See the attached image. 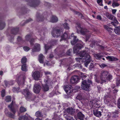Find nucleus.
<instances>
[{
	"instance_id": "obj_24",
	"label": "nucleus",
	"mask_w": 120,
	"mask_h": 120,
	"mask_svg": "<svg viewBox=\"0 0 120 120\" xmlns=\"http://www.w3.org/2000/svg\"><path fill=\"white\" fill-rule=\"evenodd\" d=\"M37 20L38 22H41L43 20V18L40 15L39 13H38L36 15Z\"/></svg>"
},
{
	"instance_id": "obj_48",
	"label": "nucleus",
	"mask_w": 120,
	"mask_h": 120,
	"mask_svg": "<svg viewBox=\"0 0 120 120\" xmlns=\"http://www.w3.org/2000/svg\"><path fill=\"white\" fill-rule=\"evenodd\" d=\"M82 78V79L83 81H84V80L85 79H88V78L87 77V76L85 75L84 74H82V75L81 76Z\"/></svg>"
},
{
	"instance_id": "obj_62",
	"label": "nucleus",
	"mask_w": 120,
	"mask_h": 120,
	"mask_svg": "<svg viewBox=\"0 0 120 120\" xmlns=\"http://www.w3.org/2000/svg\"><path fill=\"white\" fill-rule=\"evenodd\" d=\"M72 51V49H70L68 50L67 52V53L68 55H70L71 53V51Z\"/></svg>"
},
{
	"instance_id": "obj_33",
	"label": "nucleus",
	"mask_w": 120,
	"mask_h": 120,
	"mask_svg": "<svg viewBox=\"0 0 120 120\" xmlns=\"http://www.w3.org/2000/svg\"><path fill=\"white\" fill-rule=\"evenodd\" d=\"M21 69L22 71H27L28 70L26 64H24L22 65Z\"/></svg>"
},
{
	"instance_id": "obj_46",
	"label": "nucleus",
	"mask_w": 120,
	"mask_h": 120,
	"mask_svg": "<svg viewBox=\"0 0 120 120\" xmlns=\"http://www.w3.org/2000/svg\"><path fill=\"white\" fill-rule=\"evenodd\" d=\"M27 61V59L25 57L22 58L21 60V62L22 64L25 63Z\"/></svg>"
},
{
	"instance_id": "obj_59",
	"label": "nucleus",
	"mask_w": 120,
	"mask_h": 120,
	"mask_svg": "<svg viewBox=\"0 0 120 120\" xmlns=\"http://www.w3.org/2000/svg\"><path fill=\"white\" fill-rule=\"evenodd\" d=\"M107 66V65L104 64H102L101 65H100V67L103 68Z\"/></svg>"
},
{
	"instance_id": "obj_9",
	"label": "nucleus",
	"mask_w": 120,
	"mask_h": 120,
	"mask_svg": "<svg viewBox=\"0 0 120 120\" xmlns=\"http://www.w3.org/2000/svg\"><path fill=\"white\" fill-rule=\"evenodd\" d=\"M80 79L79 76L77 75H74L71 78L70 81V82L72 84L77 83Z\"/></svg>"
},
{
	"instance_id": "obj_45",
	"label": "nucleus",
	"mask_w": 120,
	"mask_h": 120,
	"mask_svg": "<svg viewBox=\"0 0 120 120\" xmlns=\"http://www.w3.org/2000/svg\"><path fill=\"white\" fill-rule=\"evenodd\" d=\"M73 11L75 14H77L78 15L80 16L81 18H83V17L82 16V15L78 11H75L74 10Z\"/></svg>"
},
{
	"instance_id": "obj_64",
	"label": "nucleus",
	"mask_w": 120,
	"mask_h": 120,
	"mask_svg": "<svg viewBox=\"0 0 120 120\" xmlns=\"http://www.w3.org/2000/svg\"><path fill=\"white\" fill-rule=\"evenodd\" d=\"M22 40V38L20 36H18L17 38V40L19 41H20Z\"/></svg>"
},
{
	"instance_id": "obj_41",
	"label": "nucleus",
	"mask_w": 120,
	"mask_h": 120,
	"mask_svg": "<svg viewBox=\"0 0 120 120\" xmlns=\"http://www.w3.org/2000/svg\"><path fill=\"white\" fill-rule=\"evenodd\" d=\"M47 84H46L43 86V90L44 91H47L49 89V87L47 85Z\"/></svg>"
},
{
	"instance_id": "obj_31",
	"label": "nucleus",
	"mask_w": 120,
	"mask_h": 120,
	"mask_svg": "<svg viewBox=\"0 0 120 120\" xmlns=\"http://www.w3.org/2000/svg\"><path fill=\"white\" fill-rule=\"evenodd\" d=\"M12 112H13V114L11 113V112H8L7 113V114L8 116L11 118H12L13 119H14L15 118V117L14 116V115L15 113H15H14L12 111Z\"/></svg>"
},
{
	"instance_id": "obj_55",
	"label": "nucleus",
	"mask_w": 120,
	"mask_h": 120,
	"mask_svg": "<svg viewBox=\"0 0 120 120\" xmlns=\"http://www.w3.org/2000/svg\"><path fill=\"white\" fill-rule=\"evenodd\" d=\"M45 51L46 52H47L48 49L51 48V46H47L46 45H45Z\"/></svg>"
},
{
	"instance_id": "obj_12",
	"label": "nucleus",
	"mask_w": 120,
	"mask_h": 120,
	"mask_svg": "<svg viewBox=\"0 0 120 120\" xmlns=\"http://www.w3.org/2000/svg\"><path fill=\"white\" fill-rule=\"evenodd\" d=\"M83 47V45L80 43H78L75 45L73 48V52L75 53H78L79 50Z\"/></svg>"
},
{
	"instance_id": "obj_53",
	"label": "nucleus",
	"mask_w": 120,
	"mask_h": 120,
	"mask_svg": "<svg viewBox=\"0 0 120 120\" xmlns=\"http://www.w3.org/2000/svg\"><path fill=\"white\" fill-rule=\"evenodd\" d=\"M94 67V65L93 63H91L90 65L89 66V69L90 70H91V69L93 68Z\"/></svg>"
},
{
	"instance_id": "obj_27",
	"label": "nucleus",
	"mask_w": 120,
	"mask_h": 120,
	"mask_svg": "<svg viewBox=\"0 0 120 120\" xmlns=\"http://www.w3.org/2000/svg\"><path fill=\"white\" fill-rule=\"evenodd\" d=\"M58 20V18L56 16H53L51 18L50 21L52 22H56Z\"/></svg>"
},
{
	"instance_id": "obj_39",
	"label": "nucleus",
	"mask_w": 120,
	"mask_h": 120,
	"mask_svg": "<svg viewBox=\"0 0 120 120\" xmlns=\"http://www.w3.org/2000/svg\"><path fill=\"white\" fill-rule=\"evenodd\" d=\"M20 111L21 112H23L26 111V108L24 107L21 106L19 109Z\"/></svg>"
},
{
	"instance_id": "obj_15",
	"label": "nucleus",
	"mask_w": 120,
	"mask_h": 120,
	"mask_svg": "<svg viewBox=\"0 0 120 120\" xmlns=\"http://www.w3.org/2000/svg\"><path fill=\"white\" fill-rule=\"evenodd\" d=\"M41 88L40 85L36 84L34 85L33 88V90L34 93L38 94L39 93Z\"/></svg>"
},
{
	"instance_id": "obj_21",
	"label": "nucleus",
	"mask_w": 120,
	"mask_h": 120,
	"mask_svg": "<svg viewBox=\"0 0 120 120\" xmlns=\"http://www.w3.org/2000/svg\"><path fill=\"white\" fill-rule=\"evenodd\" d=\"M97 101L96 99H94L90 102V104H91L93 107H98V106Z\"/></svg>"
},
{
	"instance_id": "obj_50",
	"label": "nucleus",
	"mask_w": 120,
	"mask_h": 120,
	"mask_svg": "<svg viewBox=\"0 0 120 120\" xmlns=\"http://www.w3.org/2000/svg\"><path fill=\"white\" fill-rule=\"evenodd\" d=\"M98 4L100 6H103L102 4V0H97Z\"/></svg>"
},
{
	"instance_id": "obj_2",
	"label": "nucleus",
	"mask_w": 120,
	"mask_h": 120,
	"mask_svg": "<svg viewBox=\"0 0 120 120\" xmlns=\"http://www.w3.org/2000/svg\"><path fill=\"white\" fill-rule=\"evenodd\" d=\"M112 76L110 74H109L108 71L103 70L101 73L100 78L102 81L101 83L105 82L107 80L110 81L112 79Z\"/></svg>"
},
{
	"instance_id": "obj_32",
	"label": "nucleus",
	"mask_w": 120,
	"mask_h": 120,
	"mask_svg": "<svg viewBox=\"0 0 120 120\" xmlns=\"http://www.w3.org/2000/svg\"><path fill=\"white\" fill-rule=\"evenodd\" d=\"M114 31L116 34H120V27H118L114 29Z\"/></svg>"
},
{
	"instance_id": "obj_5",
	"label": "nucleus",
	"mask_w": 120,
	"mask_h": 120,
	"mask_svg": "<svg viewBox=\"0 0 120 120\" xmlns=\"http://www.w3.org/2000/svg\"><path fill=\"white\" fill-rule=\"evenodd\" d=\"M63 32V30L61 28L56 27L53 28L51 34L53 37L58 38L60 36Z\"/></svg>"
},
{
	"instance_id": "obj_36",
	"label": "nucleus",
	"mask_w": 120,
	"mask_h": 120,
	"mask_svg": "<svg viewBox=\"0 0 120 120\" xmlns=\"http://www.w3.org/2000/svg\"><path fill=\"white\" fill-rule=\"evenodd\" d=\"M5 25L4 22H1L0 21V30H2L3 29Z\"/></svg>"
},
{
	"instance_id": "obj_29",
	"label": "nucleus",
	"mask_w": 120,
	"mask_h": 120,
	"mask_svg": "<svg viewBox=\"0 0 120 120\" xmlns=\"http://www.w3.org/2000/svg\"><path fill=\"white\" fill-rule=\"evenodd\" d=\"M113 20L114 22H111V24L113 25L114 26H116V25L118 24V22L115 17H114V19H113Z\"/></svg>"
},
{
	"instance_id": "obj_61",
	"label": "nucleus",
	"mask_w": 120,
	"mask_h": 120,
	"mask_svg": "<svg viewBox=\"0 0 120 120\" xmlns=\"http://www.w3.org/2000/svg\"><path fill=\"white\" fill-rule=\"evenodd\" d=\"M117 105L118 108L120 109V98L118 100Z\"/></svg>"
},
{
	"instance_id": "obj_56",
	"label": "nucleus",
	"mask_w": 120,
	"mask_h": 120,
	"mask_svg": "<svg viewBox=\"0 0 120 120\" xmlns=\"http://www.w3.org/2000/svg\"><path fill=\"white\" fill-rule=\"evenodd\" d=\"M19 88H16L15 87L13 88V90L14 92H18L19 91Z\"/></svg>"
},
{
	"instance_id": "obj_60",
	"label": "nucleus",
	"mask_w": 120,
	"mask_h": 120,
	"mask_svg": "<svg viewBox=\"0 0 120 120\" xmlns=\"http://www.w3.org/2000/svg\"><path fill=\"white\" fill-rule=\"evenodd\" d=\"M74 65L76 67H77L80 68H82L81 65L80 64H75Z\"/></svg>"
},
{
	"instance_id": "obj_16",
	"label": "nucleus",
	"mask_w": 120,
	"mask_h": 120,
	"mask_svg": "<svg viewBox=\"0 0 120 120\" xmlns=\"http://www.w3.org/2000/svg\"><path fill=\"white\" fill-rule=\"evenodd\" d=\"M44 82L46 84L50 85L52 83V81L48 77L46 76L44 79Z\"/></svg>"
},
{
	"instance_id": "obj_37",
	"label": "nucleus",
	"mask_w": 120,
	"mask_h": 120,
	"mask_svg": "<svg viewBox=\"0 0 120 120\" xmlns=\"http://www.w3.org/2000/svg\"><path fill=\"white\" fill-rule=\"evenodd\" d=\"M107 16L108 18L112 20H113V19H114L115 17L110 14H108Z\"/></svg>"
},
{
	"instance_id": "obj_11",
	"label": "nucleus",
	"mask_w": 120,
	"mask_h": 120,
	"mask_svg": "<svg viewBox=\"0 0 120 120\" xmlns=\"http://www.w3.org/2000/svg\"><path fill=\"white\" fill-rule=\"evenodd\" d=\"M33 79L36 80H38L40 77V73L39 71H35L32 72Z\"/></svg>"
},
{
	"instance_id": "obj_28",
	"label": "nucleus",
	"mask_w": 120,
	"mask_h": 120,
	"mask_svg": "<svg viewBox=\"0 0 120 120\" xmlns=\"http://www.w3.org/2000/svg\"><path fill=\"white\" fill-rule=\"evenodd\" d=\"M35 116L37 117H41L43 116V115L41 112L38 111L36 112Z\"/></svg>"
},
{
	"instance_id": "obj_47",
	"label": "nucleus",
	"mask_w": 120,
	"mask_h": 120,
	"mask_svg": "<svg viewBox=\"0 0 120 120\" xmlns=\"http://www.w3.org/2000/svg\"><path fill=\"white\" fill-rule=\"evenodd\" d=\"M1 95L2 97L3 98L4 97L5 94V90L3 89L1 91Z\"/></svg>"
},
{
	"instance_id": "obj_6",
	"label": "nucleus",
	"mask_w": 120,
	"mask_h": 120,
	"mask_svg": "<svg viewBox=\"0 0 120 120\" xmlns=\"http://www.w3.org/2000/svg\"><path fill=\"white\" fill-rule=\"evenodd\" d=\"M77 24V26H76V27L77 30L76 32L77 33L79 34L80 33L82 35H84L87 33L90 32L86 29L81 28L79 23H78Z\"/></svg>"
},
{
	"instance_id": "obj_19",
	"label": "nucleus",
	"mask_w": 120,
	"mask_h": 120,
	"mask_svg": "<svg viewBox=\"0 0 120 120\" xmlns=\"http://www.w3.org/2000/svg\"><path fill=\"white\" fill-rule=\"evenodd\" d=\"M93 113L95 116L98 117H100L101 115V112L97 109L93 110Z\"/></svg>"
},
{
	"instance_id": "obj_49",
	"label": "nucleus",
	"mask_w": 120,
	"mask_h": 120,
	"mask_svg": "<svg viewBox=\"0 0 120 120\" xmlns=\"http://www.w3.org/2000/svg\"><path fill=\"white\" fill-rule=\"evenodd\" d=\"M120 84V78H117L116 80V85L118 86Z\"/></svg>"
},
{
	"instance_id": "obj_51",
	"label": "nucleus",
	"mask_w": 120,
	"mask_h": 120,
	"mask_svg": "<svg viewBox=\"0 0 120 120\" xmlns=\"http://www.w3.org/2000/svg\"><path fill=\"white\" fill-rule=\"evenodd\" d=\"M26 40L29 41L31 38V36L30 35H28L26 36L25 37Z\"/></svg>"
},
{
	"instance_id": "obj_57",
	"label": "nucleus",
	"mask_w": 120,
	"mask_h": 120,
	"mask_svg": "<svg viewBox=\"0 0 120 120\" xmlns=\"http://www.w3.org/2000/svg\"><path fill=\"white\" fill-rule=\"evenodd\" d=\"M96 44V41H93L92 42V44L90 45V46L93 48V45H95Z\"/></svg>"
},
{
	"instance_id": "obj_3",
	"label": "nucleus",
	"mask_w": 120,
	"mask_h": 120,
	"mask_svg": "<svg viewBox=\"0 0 120 120\" xmlns=\"http://www.w3.org/2000/svg\"><path fill=\"white\" fill-rule=\"evenodd\" d=\"M61 39L60 40L61 41L62 40H65L68 39L70 38L73 39L71 41L72 45H74L78 41V40L77 39L76 36H75L73 34H72L71 36L68 37V34L66 32H65L61 36Z\"/></svg>"
},
{
	"instance_id": "obj_38",
	"label": "nucleus",
	"mask_w": 120,
	"mask_h": 120,
	"mask_svg": "<svg viewBox=\"0 0 120 120\" xmlns=\"http://www.w3.org/2000/svg\"><path fill=\"white\" fill-rule=\"evenodd\" d=\"M11 96H8L6 97L5 101L7 102H9L11 101Z\"/></svg>"
},
{
	"instance_id": "obj_42",
	"label": "nucleus",
	"mask_w": 120,
	"mask_h": 120,
	"mask_svg": "<svg viewBox=\"0 0 120 120\" xmlns=\"http://www.w3.org/2000/svg\"><path fill=\"white\" fill-rule=\"evenodd\" d=\"M63 26L64 28L66 29L69 30L70 28L69 25L66 23H64L63 24Z\"/></svg>"
},
{
	"instance_id": "obj_52",
	"label": "nucleus",
	"mask_w": 120,
	"mask_h": 120,
	"mask_svg": "<svg viewBox=\"0 0 120 120\" xmlns=\"http://www.w3.org/2000/svg\"><path fill=\"white\" fill-rule=\"evenodd\" d=\"M24 80L23 79L22 81H21L20 82H19L18 81V83L19 86H20V85H23L24 84Z\"/></svg>"
},
{
	"instance_id": "obj_63",
	"label": "nucleus",
	"mask_w": 120,
	"mask_h": 120,
	"mask_svg": "<svg viewBox=\"0 0 120 120\" xmlns=\"http://www.w3.org/2000/svg\"><path fill=\"white\" fill-rule=\"evenodd\" d=\"M44 73L45 75H46L50 74L51 73L49 71H44Z\"/></svg>"
},
{
	"instance_id": "obj_30",
	"label": "nucleus",
	"mask_w": 120,
	"mask_h": 120,
	"mask_svg": "<svg viewBox=\"0 0 120 120\" xmlns=\"http://www.w3.org/2000/svg\"><path fill=\"white\" fill-rule=\"evenodd\" d=\"M4 82L6 87L10 85H13V83H10L11 82H13V81H8L7 80H5Z\"/></svg>"
},
{
	"instance_id": "obj_7",
	"label": "nucleus",
	"mask_w": 120,
	"mask_h": 120,
	"mask_svg": "<svg viewBox=\"0 0 120 120\" xmlns=\"http://www.w3.org/2000/svg\"><path fill=\"white\" fill-rule=\"evenodd\" d=\"M22 92L27 100L31 99L33 96L32 93L27 89L23 90Z\"/></svg>"
},
{
	"instance_id": "obj_58",
	"label": "nucleus",
	"mask_w": 120,
	"mask_h": 120,
	"mask_svg": "<svg viewBox=\"0 0 120 120\" xmlns=\"http://www.w3.org/2000/svg\"><path fill=\"white\" fill-rule=\"evenodd\" d=\"M76 98L77 99H78L79 100H80L82 99V98L81 96L80 95H78L77 96Z\"/></svg>"
},
{
	"instance_id": "obj_34",
	"label": "nucleus",
	"mask_w": 120,
	"mask_h": 120,
	"mask_svg": "<svg viewBox=\"0 0 120 120\" xmlns=\"http://www.w3.org/2000/svg\"><path fill=\"white\" fill-rule=\"evenodd\" d=\"M104 28L105 29L107 30L109 32H112L113 31L112 29L109 27L107 26H104Z\"/></svg>"
},
{
	"instance_id": "obj_10",
	"label": "nucleus",
	"mask_w": 120,
	"mask_h": 120,
	"mask_svg": "<svg viewBox=\"0 0 120 120\" xmlns=\"http://www.w3.org/2000/svg\"><path fill=\"white\" fill-rule=\"evenodd\" d=\"M112 93L109 92L106 94L104 98V102L106 104H108L109 102V98L111 97Z\"/></svg>"
},
{
	"instance_id": "obj_40",
	"label": "nucleus",
	"mask_w": 120,
	"mask_h": 120,
	"mask_svg": "<svg viewBox=\"0 0 120 120\" xmlns=\"http://www.w3.org/2000/svg\"><path fill=\"white\" fill-rule=\"evenodd\" d=\"M94 56L97 59L99 60L101 59L102 56L98 54H95Z\"/></svg>"
},
{
	"instance_id": "obj_22",
	"label": "nucleus",
	"mask_w": 120,
	"mask_h": 120,
	"mask_svg": "<svg viewBox=\"0 0 120 120\" xmlns=\"http://www.w3.org/2000/svg\"><path fill=\"white\" fill-rule=\"evenodd\" d=\"M44 57L42 54H40L39 55L38 60L39 62L43 64L44 62Z\"/></svg>"
},
{
	"instance_id": "obj_43",
	"label": "nucleus",
	"mask_w": 120,
	"mask_h": 120,
	"mask_svg": "<svg viewBox=\"0 0 120 120\" xmlns=\"http://www.w3.org/2000/svg\"><path fill=\"white\" fill-rule=\"evenodd\" d=\"M32 20V19H27V20H26V21L25 22L23 21L22 22V23H23V22H24V24H23L22 23H21V25L22 26H24L25 25V24H26V23H27L31 21Z\"/></svg>"
},
{
	"instance_id": "obj_1",
	"label": "nucleus",
	"mask_w": 120,
	"mask_h": 120,
	"mask_svg": "<svg viewBox=\"0 0 120 120\" xmlns=\"http://www.w3.org/2000/svg\"><path fill=\"white\" fill-rule=\"evenodd\" d=\"M80 57L77 58H75L76 60L79 62L82 59L86 60L84 63L85 66L87 67L88 64L91 62V58L89 55L85 51H81L79 54Z\"/></svg>"
},
{
	"instance_id": "obj_13",
	"label": "nucleus",
	"mask_w": 120,
	"mask_h": 120,
	"mask_svg": "<svg viewBox=\"0 0 120 120\" xmlns=\"http://www.w3.org/2000/svg\"><path fill=\"white\" fill-rule=\"evenodd\" d=\"M72 86L69 85H67L64 86V89L66 92L68 94H70L71 92V89Z\"/></svg>"
},
{
	"instance_id": "obj_20",
	"label": "nucleus",
	"mask_w": 120,
	"mask_h": 120,
	"mask_svg": "<svg viewBox=\"0 0 120 120\" xmlns=\"http://www.w3.org/2000/svg\"><path fill=\"white\" fill-rule=\"evenodd\" d=\"M78 119L83 120L84 116L81 112H79L77 114Z\"/></svg>"
},
{
	"instance_id": "obj_35",
	"label": "nucleus",
	"mask_w": 120,
	"mask_h": 120,
	"mask_svg": "<svg viewBox=\"0 0 120 120\" xmlns=\"http://www.w3.org/2000/svg\"><path fill=\"white\" fill-rule=\"evenodd\" d=\"M19 120H28V118L27 116L24 115L20 117L19 118Z\"/></svg>"
},
{
	"instance_id": "obj_18",
	"label": "nucleus",
	"mask_w": 120,
	"mask_h": 120,
	"mask_svg": "<svg viewBox=\"0 0 120 120\" xmlns=\"http://www.w3.org/2000/svg\"><path fill=\"white\" fill-rule=\"evenodd\" d=\"M67 112L71 115H73L75 113V109L72 108H69L67 109Z\"/></svg>"
},
{
	"instance_id": "obj_17",
	"label": "nucleus",
	"mask_w": 120,
	"mask_h": 120,
	"mask_svg": "<svg viewBox=\"0 0 120 120\" xmlns=\"http://www.w3.org/2000/svg\"><path fill=\"white\" fill-rule=\"evenodd\" d=\"M40 49V45L38 44H36L34 48L32 49V52L39 51Z\"/></svg>"
},
{
	"instance_id": "obj_14",
	"label": "nucleus",
	"mask_w": 120,
	"mask_h": 120,
	"mask_svg": "<svg viewBox=\"0 0 120 120\" xmlns=\"http://www.w3.org/2000/svg\"><path fill=\"white\" fill-rule=\"evenodd\" d=\"M15 100V98L14 96L13 97V101L11 103L10 105L8 106V107L9 108L10 110L12 111L14 113H15L16 112L15 109V108L12 107L13 105L14 104L15 102H14V101Z\"/></svg>"
},
{
	"instance_id": "obj_44",
	"label": "nucleus",
	"mask_w": 120,
	"mask_h": 120,
	"mask_svg": "<svg viewBox=\"0 0 120 120\" xmlns=\"http://www.w3.org/2000/svg\"><path fill=\"white\" fill-rule=\"evenodd\" d=\"M119 5V4L117 3L115 1H113L112 6L114 8L116 7H117Z\"/></svg>"
},
{
	"instance_id": "obj_23",
	"label": "nucleus",
	"mask_w": 120,
	"mask_h": 120,
	"mask_svg": "<svg viewBox=\"0 0 120 120\" xmlns=\"http://www.w3.org/2000/svg\"><path fill=\"white\" fill-rule=\"evenodd\" d=\"M117 116L116 113H113L112 114L111 116H109L108 119L109 120H116Z\"/></svg>"
},
{
	"instance_id": "obj_4",
	"label": "nucleus",
	"mask_w": 120,
	"mask_h": 120,
	"mask_svg": "<svg viewBox=\"0 0 120 120\" xmlns=\"http://www.w3.org/2000/svg\"><path fill=\"white\" fill-rule=\"evenodd\" d=\"M92 83V82L88 79H85L82 82V84L81 86V88L86 90H89L90 85Z\"/></svg>"
},
{
	"instance_id": "obj_8",
	"label": "nucleus",
	"mask_w": 120,
	"mask_h": 120,
	"mask_svg": "<svg viewBox=\"0 0 120 120\" xmlns=\"http://www.w3.org/2000/svg\"><path fill=\"white\" fill-rule=\"evenodd\" d=\"M28 4L30 6L33 7H36L38 6L40 2L39 0H29Z\"/></svg>"
},
{
	"instance_id": "obj_26",
	"label": "nucleus",
	"mask_w": 120,
	"mask_h": 120,
	"mask_svg": "<svg viewBox=\"0 0 120 120\" xmlns=\"http://www.w3.org/2000/svg\"><path fill=\"white\" fill-rule=\"evenodd\" d=\"M19 29L18 28H13L11 30V33L13 34H15L18 32Z\"/></svg>"
},
{
	"instance_id": "obj_25",
	"label": "nucleus",
	"mask_w": 120,
	"mask_h": 120,
	"mask_svg": "<svg viewBox=\"0 0 120 120\" xmlns=\"http://www.w3.org/2000/svg\"><path fill=\"white\" fill-rule=\"evenodd\" d=\"M106 58L109 61H114L118 60L116 58L113 56H108L106 57Z\"/></svg>"
},
{
	"instance_id": "obj_54",
	"label": "nucleus",
	"mask_w": 120,
	"mask_h": 120,
	"mask_svg": "<svg viewBox=\"0 0 120 120\" xmlns=\"http://www.w3.org/2000/svg\"><path fill=\"white\" fill-rule=\"evenodd\" d=\"M24 50L25 51H27L30 50V48L27 46H25L23 47Z\"/></svg>"
}]
</instances>
